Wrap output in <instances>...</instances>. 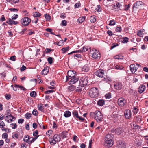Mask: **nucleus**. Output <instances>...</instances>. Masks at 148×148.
<instances>
[{
    "instance_id": "nucleus-26",
    "label": "nucleus",
    "mask_w": 148,
    "mask_h": 148,
    "mask_svg": "<svg viewBox=\"0 0 148 148\" xmlns=\"http://www.w3.org/2000/svg\"><path fill=\"white\" fill-rule=\"evenodd\" d=\"M104 104V101L102 99L99 100L97 102V104L100 106H102Z\"/></svg>"
},
{
    "instance_id": "nucleus-45",
    "label": "nucleus",
    "mask_w": 148,
    "mask_h": 148,
    "mask_svg": "<svg viewBox=\"0 0 148 148\" xmlns=\"http://www.w3.org/2000/svg\"><path fill=\"white\" fill-rule=\"evenodd\" d=\"M122 30V29L121 27H116V31L117 32H120Z\"/></svg>"
},
{
    "instance_id": "nucleus-6",
    "label": "nucleus",
    "mask_w": 148,
    "mask_h": 148,
    "mask_svg": "<svg viewBox=\"0 0 148 148\" xmlns=\"http://www.w3.org/2000/svg\"><path fill=\"white\" fill-rule=\"evenodd\" d=\"M31 22V20L28 17L22 18L20 21L22 25L26 26L28 25Z\"/></svg>"
},
{
    "instance_id": "nucleus-63",
    "label": "nucleus",
    "mask_w": 148,
    "mask_h": 148,
    "mask_svg": "<svg viewBox=\"0 0 148 148\" xmlns=\"http://www.w3.org/2000/svg\"><path fill=\"white\" fill-rule=\"evenodd\" d=\"M18 16L17 14L14 15L12 17V19H16L18 18Z\"/></svg>"
},
{
    "instance_id": "nucleus-42",
    "label": "nucleus",
    "mask_w": 148,
    "mask_h": 148,
    "mask_svg": "<svg viewBox=\"0 0 148 148\" xmlns=\"http://www.w3.org/2000/svg\"><path fill=\"white\" fill-rule=\"evenodd\" d=\"M10 125L13 129H15L17 127V125L16 123H12L10 124Z\"/></svg>"
},
{
    "instance_id": "nucleus-56",
    "label": "nucleus",
    "mask_w": 148,
    "mask_h": 148,
    "mask_svg": "<svg viewBox=\"0 0 148 148\" xmlns=\"http://www.w3.org/2000/svg\"><path fill=\"white\" fill-rule=\"evenodd\" d=\"M133 111L134 113H136L138 111V109L136 107H134L133 109Z\"/></svg>"
},
{
    "instance_id": "nucleus-32",
    "label": "nucleus",
    "mask_w": 148,
    "mask_h": 148,
    "mask_svg": "<svg viewBox=\"0 0 148 148\" xmlns=\"http://www.w3.org/2000/svg\"><path fill=\"white\" fill-rule=\"evenodd\" d=\"M114 58L115 59H123V56L121 55H117L114 56Z\"/></svg>"
},
{
    "instance_id": "nucleus-21",
    "label": "nucleus",
    "mask_w": 148,
    "mask_h": 148,
    "mask_svg": "<svg viewBox=\"0 0 148 148\" xmlns=\"http://www.w3.org/2000/svg\"><path fill=\"white\" fill-rule=\"evenodd\" d=\"M71 115V113L68 110H67L64 113V116L65 117H70Z\"/></svg>"
},
{
    "instance_id": "nucleus-5",
    "label": "nucleus",
    "mask_w": 148,
    "mask_h": 148,
    "mask_svg": "<svg viewBox=\"0 0 148 148\" xmlns=\"http://www.w3.org/2000/svg\"><path fill=\"white\" fill-rule=\"evenodd\" d=\"M92 54V57L95 59H99L101 57V54L99 52L95 49L90 51Z\"/></svg>"
},
{
    "instance_id": "nucleus-24",
    "label": "nucleus",
    "mask_w": 148,
    "mask_h": 148,
    "mask_svg": "<svg viewBox=\"0 0 148 148\" xmlns=\"http://www.w3.org/2000/svg\"><path fill=\"white\" fill-rule=\"evenodd\" d=\"M144 31V29L140 30L138 31L137 35L140 37H143V32Z\"/></svg>"
},
{
    "instance_id": "nucleus-34",
    "label": "nucleus",
    "mask_w": 148,
    "mask_h": 148,
    "mask_svg": "<svg viewBox=\"0 0 148 148\" xmlns=\"http://www.w3.org/2000/svg\"><path fill=\"white\" fill-rule=\"evenodd\" d=\"M47 60L49 64H52L53 62V58L52 57H49L47 58Z\"/></svg>"
},
{
    "instance_id": "nucleus-41",
    "label": "nucleus",
    "mask_w": 148,
    "mask_h": 148,
    "mask_svg": "<svg viewBox=\"0 0 148 148\" xmlns=\"http://www.w3.org/2000/svg\"><path fill=\"white\" fill-rule=\"evenodd\" d=\"M32 115V114L31 113H27L25 115V117L27 119H29L31 117V116Z\"/></svg>"
},
{
    "instance_id": "nucleus-60",
    "label": "nucleus",
    "mask_w": 148,
    "mask_h": 148,
    "mask_svg": "<svg viewBox=\"0 0 148 148\" xmlns=\"http://www.w3.org/2000/svg\"><path fill=\"white\" fill-rule=\"evenodd\" d=\"M5 97L7 100H9L11 98V96L8 94H6L5 95Z\"/></svg>"
},
{
    "instance_id": "nucleus-50",
    "label": "nucleus",
    "mask_w": 148,
    "mask_h": 148,
    "mask_svg": "<svg viewBox=\"0 0 148 148\" xmlns=\"http://www.w3.org/2000/svg\"><path fill=\"white\" fill-rule=\"evenodd\" d=\"M82 52V51L81 50H76L75 51H72L68 54L69 55L71 54L72 53H81Z\"/></svg>"
},
{
    "instance_id": "nucleus-18",
    "label": "nucleus",
    "mask_w": 148,
    "mask_h": 148,
    "mask_svg": "<svg viewBox=\"0 0 148 148\" xmlns=\"http://www.w3.org/2000/svg\"><path fill=\"white\" fill-rule=\"evenodd\" d=\"M6 23L10 25H16L18 24V22L17 21H14L10 18L8 19V20L6 22Z\"/></svg>"
},
{
    "instance_id": "nucleus-30",
    "label": "nucleus",
    "mask_w": 148,
    "mask_h": 148,
    "mask_svg": "<svg viewBox=\"0 0 148 148\" xmlns=\"http://www.w3.org/2000/svg\"><path fill=\"white\" fill-rule=\"evenodd\" d=\"M37 107L38 109L39 110L42 111L44 109V107L41 104H39L38 105Z\"/></svg>"
},
{
    "instance_id": "nucleus-36",
    "label": "nucleus",
    "mask_w": 148,
    "mask_h": 148,
    "mask_svg": "<svg viewBox=\"0 0 148 148\" xmlns=\"http://www.w3.org/2000/svg\"><path fill=\"white\" fill-rule=\"evenodd\" d=\"M129 39L127 37H125L123 38V40L122 41V42L124 43H126L128 42V41Z\"/></svg>"
},
{
    "instance_id": "nucleus-27",
    "label": "nucleus",
    "mask_w": 148,
    "mask_h": 148,
    "mask_svg": "<svg viewBox=\"0 0 148 148\" xmlns=\"http://www.w3.org/2000/svg\"><path fill=\"white\" fill-rule=\"evenodd\" d=\"M82 71L84 72H87L89 70V68L87 66H84L82 69Z\"/></svg>"
},
{
    "instance_id": "nucleus-54",
    "label": "nucleus",
    "mask_w": 148,
    "mask_h": 148,
    "mask_svg": "<svg viewBox=\"0 0 148 148\" xmlns=\"http://www.w3.org/2000/svg\"><path fill=\"white\" fill-rule=\"evenodd\" d=\"M8 137V134L6 133H4L3 134L2 137L3 138H6Z\"/></svg>"
},
{
    "instance_id": "nucleus-58",
    "label": "nucleus",
    "mask_w": 148,
    "mask_h": 148,
    "mask_svg": "<svg viewBox=\"0 0 148 148\" xmlns=\"http://www.w3.org/2000/svg\"><path fill=\"white\" fill-rule=\"evenodd\" d=\"M107 33L109 36H111L113 35L112 32L111 30H108Z\"/></svg>"
},
{
    "instance_id": "nucleus-17",
    "label": "nucleus",
    "mask_w": 148,
    "mask_h": 148,
    "mask_svg": "<svg viewBox=\"0 0 148 148\" xmlns=\"http://www.w3.org/2000/svg\"><path fill=\"white\" fill-rule=\"evenodd\" d=\"M143 3L140 1H138L134 4L133 7L135 8H139L142 5H143Z\"/></svg>"
},
{
    "instance_id": "nucleus-28",
    "label": "nucleus",
    "mask_w": 148,
    "mask_h": 148,
    "mask_svg": "<svg viewBox=\"0 0 148 148\" xmlns=\"http://www.w3.org/2000/svg\"><path fill=\"white\" fill-rule=\"evenodd\" d=\"M82 87L81 86H80V85L79 84V85L75 89V91H76V92H81L82 89Z\"/></svg>"
},
{
    "instance_id": "nucleus-3",
    "label": "nucleus",
    "mask_w": 148,
    "mask_h": 148,
    "mask_svg": "<svg viewBox=\"0 0 148 148\" xmlns=\"http://www.w3.org/2000/svg\"><path fill=\"white\" fill-rule=\"evenodd\" d=\"M94 118L98 122L102 121L103 119V115L100 111L97 110L95 112Z\"/></svg>"
},
{
    "instance_id": "nucleus-7",
    "label": "nucleus",
    "mask_w": 148,
    "mask_h": 148,
    "mask_svg": "<svg viewBox=\"0 0 148 148\" xmlns=\"http://www.w3.org/2000/svg\"><path fill=\"white\" fill-rule=\"evenodd\" d=\"M76 72L75 71L70 70L68 71L67 73L68 76H66V79L65 82H66L71 78L75 76H76L75 75Z\"/></svg>"
},
{
    "instance_id": "nucleus-39",
    "label": "nucleus",
    "mask_w": 148,
    "mask_h": 148,
    "mask_svg": "<svg viewBox=\"0 0 148 148\" xmlns=\"http://www.w3.org/2000/svg\"><path fill=\"white\" fill-rule=\"evenodd\" d=\"M116 21L114 20H110L109 24V25H114L115 24Z\"/></svg>"
},
{
    "instance_id": "nucleus-37",
    "label": "nucleus",
    "mask_w": 148,
    "mask_h": 148,
    "mask_svg": "<svg viewBox=\"0 0 148 148\" xmlns=\"http://www.w3.org/2000/svg\"><path fill=\"white\" fill-rule=\"evenodd\" d=\"M115 68L117 70H121L123 68V67L122 65H117L115 66Z\"/></svg>"
},
{
    "instance_id": "nucleus-1",
    "label": "nucleus",
    "mask_w": 148,
    "mask_h": 148,
    "mask_svg": "<svg viewBox=\"0 0 148 148\" xmlns=\"http://www.w3.org/2000/svg\"><path fill=\"white\" fill-rule=\"evenodd\" d=\"M98 90L97 88H92L89 91V95L91 98H95L98 95Z\"/></svg>"
},
{
    "instance_id": "nucleus-64",
    "label": "nucleus",
    "mask_w": 148,
    "mask_h": 148,
    "mask_svg": "<svg viewBox=\"0 0 148 148\" xmlns=\"http://www.w3.org/2000/svg\"><path fill=\"white\" fill-rule=\"evenodd\" d=\"M80 3H77L75 5V7L76 8H77L79 7Z\"/></svg>"
},
{
    "instance_id": "nucleus-22",
    "label": "nucleus",
    "mask_w": 148,
    "mask_h": 148,
    "mask_svg": "<svg viewBox=\"0 0 148 148\" xmlns=\"http://www.w3.org/2000/svg\"><path fill=\"white\" fill-rule=\"evenodd\" d=\"M113 135L111 134H107L105 136V140H106V139H107L108 140H109V139H112L113 138Z\"/></svg>"
},
{
    "instance_id": "nucleus-35",
    "label": "nucleus",
    "mask_w": 148,
    "mask_h": 148,
    "mask_svg": "<svg viewBox=\"0 0 148 148\" xmlns=\"http://www.w3.org/2000/svg\"><path fill=\"white\" fill-rule=\"evenodd\" d=\"M48 71L47 69H44L42 71L41 73L43 75H45L47 73Z\"/></svg>"
},
{
    "instance_id": "nucleus-4",
    "label": "nucleus",
    "mask_w": 148,
    "mask_h": 148,
    "mask_svg": "<svg viewBox=\"0 0 148 148\" xmlns=\"http://www.w3.org/2000/svg\"><path fill=\"white\" fill-rule=\"evenodd\" d=\"M88 82V78L87 76L81 77L79 80V84L82 87H84L87 85Z\"/></svg>"
},
{
    "instance_id": "nucleus-23",
    "label": "nucleus",
    "mask_w": 148,
    "mask_h": 148,
    "mask_svg": "<svg viewBox=\"0 0 148 148\" xmlns=\"http://www.w3.org/2000/svg\"><path fill=\"white\" fill-rule=\"evenodd\" d=\"M85 16H82L80 17L77 19V22L79 23H82L85 20Z\"/></svg>"
},
{
    "instance_id": "nucleus-51",
    "label": "nucleus",
    "mask_w": 148,
    "mask_h": 148,
    "mask_svg": "<svg viewBox=\"0 0 148 148\" xmlns=\"http://www.w3.org/2000/svg\"><path fill=\"white\" fill-rule=\"evenodd\" d=\"M12 137L13 138H18L19 137V135L17 133L13 134H12Z\"/></svg>"
},
{
    "instance_id": "nucleus-49",
    "label": "nucleus",
    "mask_w": 148,
    "mask_h": 148,
    "mask_svg": "<svg viewBox=\"0 0 148 148\" xmlns=\"http://www.w3.org/2000/svg\"><path fill=\"white\" fill-rule=\"evenodd\" d=\"M32 114L33 115L37 116L38 114V112L36 110H34L32 112Z\"/></svg>"
},
{
    "instance_id": "nucleus-44",
    "label": "nucleus",
    "mask_w": 148,
    "mask_h": 148,
    "mask_svg": "<svg viewBox=\"0 0 148 148\" xmlns=\"http://www.w3.org/2000/svg\"><path fill=\"white\" fill-rule=\"evenodd\" d=\"M118 44L117 43H114L112 44L111 47L110 49H112L116 46H118Z\"/></svg>"
},
{
    "instance_id": "nucleus-46",
    "label": "nucleus",
    "mask_w": 148,
    "mask_h": 148,
    "mask_svg": "<svg viewBox=\"0 0 148 148\" xmlns=\"http://www.w3.org/2000/svg\"><path fill=\"white\" fill-rule=\"evenodd\" d=\"M9 10H10L11 12H17L18 11V9H17L15 8H10L9 9Z\"/></svg>"
},
{
    "instance_id": "nucleus-33",
    "label": "nucleus",
    "mask_w": 148,
    "mask_h": 148,
    "mask_svg": "<svg viewBox=\"0 0 148 148\" xmlns=\"http://www.w3.org/2000/svg\"><path fill=\"white\" fill-rule=\"evenodd\" d=\"M45 16L47 21H49L51 18V17L48 14H45Z\"/></svg>"
},
{
    "instance_id": "nucleus-20",
    "label": "nucleus",
    "mask_w": 148,
    "mask_h": 148,
    "mask_svg": "<svg viewBox=\"0 0 148 148\" xmlns=\"http://www.w3.org/2000/svg\"><path fill=\"white\" fill-rule=\"evenodd\" d=\"M124 132L123 129L121 127L117 128L115 130V132L118 134H120Z\"/></svg>"
},
{
    "instance_id": "nucleus-11",
    "label": "nucleus",
    "mask_w": 148,
    "mask_h": 148,
    "mask_svg": "<svg viewBox=\"0 0 148 148\" xmlns=\"http://www.w3.org/2000/svg\"><path fill=\"white\" fill-rule=\"evenodd\" d=\"M117 103L118 105L121 106H123L126 103V101L123 98H120L118 100Z\"/></svg>"
},
{
    "instance_id": "nucleus-16",
    "label": "nucleus",
    "mask_w": 148,
    "mask_h": 148,
    "mask_svg": "<svg viewBox=\"0 0 148 148\" xmlns=\"http://www.w3.org/2000/svg\"><path fill=\"white\" fill-rule=\"evenodd\" d=\"M145 89V86L144 85H141L138 88V91L140 93H143Z\"/></svg>"
},
{
    "instance_id": "nucleus-15",
    "label": "nucleus",
    "mask_w": 148,
    "mask_h": 148,
    "mask_svg": "<svg viewBox=\"0 0 148 148\" xmlns=\"http://www.w3.org/2000/svg\"><path fill=\"white\" fill-rule=\"evenodd\" d=\"M122 85L121 83L120 82L116 83L114 86V88L118 90H120L122 88Z\"/></svg>"
},
{
    "instance_id": "nucleus-59",
    "label": "nucleus",
    "mask_w": 148,
    "mask_h": 148,
    "mask_svg": "<svg viewBox=\"0 0 148 148\" xmlns=\"http://www.w3.org/2000/svg\"><path fill=\"white\" fill-rule=\"evenodd\" d=\"M39 136H36V137L34 138H33V137H31V139L32 138V139L30 141V142H32H32H34V141H35L37 138Z\"/></svg>"
},
{
    "instance_id": "nucleus-52",
    "label": "nucleus",
    "mask_w": 148,
    "mask_h": 148,
    "mask_svg": "<svg viewBox=\"0 0 148 148\" xmlns=\"http://www.w3.org/2000/svg\"><path fill=\"white\" fill-rule=\"evenodd\" d=\"M16 57L15 56H13L11 57L10 59L13 61H15L16 60Z\"/></svg>"
},
{
    "instance_id": "nucleus-2",
    "label": "nucleus",
    "mask_w": 148,
    "mask_h": 148,
    "mask_svg": "<svg viewBox=\"0 0 148 148\" xmlns=\"http://www.w3.org/2000/svg\"><path fill=\"white\" fill-rule=\"evenodd\" d=\"M61 138L59 135L55 134L52 138L49 140L50 144L51 145H54L57 142L60 140Z\"/></svg>"
},
{
    "instance_id": "nucleus-43",
    "label": "nucleus",
    "mask_w": 148,
    "mask_h": 148,
    "mask_svg": "<svg viewBox=\"0 0 148 148\" xmlns=\"http://www.w3.org/2000/svg\"><path fill=\"white\" fill-rule=\"evenodd\" d=\"M96 21V19L94 16H91L90 18V21L91 23H93Z\"/></svg>"
},
{
    "instance_id": "nucleus-53",
    "label": "nucleus",
    "mask_w": 148,
    "mask_h": 148,
    "mask_svg": "<svg viewBox=\"0 0 148 148\" xmlns=\"http://www.w3.org/2000/svg\"><path fill=\"white\" fill-rule=\"evenodd\" d=\"M105 97L107 99H109L111 97V95L110 93H108L105 95Z\"/></svg>"
},
{
    "instance_id": "nucleus-57",
    "label": "nucleus",
    "mask_w": 148,
    "mask_h": 148,
    "mask_svg": "<svg viewBox=\"0 0 148 148\" xmlns=\"http://www.w3.org/2000/svg\"><path fill=\"white\" fill-rule=\"evenodd\" d=\"M26 69V67L23 65L22 67L21 68L20 70L22 71L25 70Z\"/></svg>"
},
{
    "instance_id": "nucleus-10",
    "label": "nucleus",
    "mask_w": 148,
    "mask_h": 148,
    "mask_svg": "<svg viewBox=\"0 0 148 148\" xmlns=\"http://www.w3.org/2000/svg\"><path fill=\"white\" fill-rule=\"evenodd\" d=\"M95 74L96 76L101 78L103 77L104 75L103 71L101 70H97L95 72Z\"/></svg>"
},
{
    "instance_id": "nucleus-19",
    "label": "nucleus",
    "mask_w": 148,
    "mask_h": 148,
    "mask_svg": "<svg viewBox=\"0 0 148 148\" xmlns=\"http://www.w3.org/2000/svg\"><path fill=\"white\" fill-rule=\"evenodd\" d=\"M31 139V138L29 137V136L28 135H27L24 136L23 140L25 141L30 144L32 143V142H30L29 140Z\"/></svg>"
},
{
    "instance_id": "nucleus-62",
    "label": "nucleus",
    "mask_w": 148,
    "mask_h": 148,
    "mask_svg": "<svg viewBox=\"0 0 148 148\" xmlns=\"http://www.w3.org/2000/svg\"><path fill=\"white\" fill-rule=\"evenodd\" d=\"M66 16L65 13H62L60 16V17L64 19L65 18Z\"/></svg>"
},
{
    "instance_id": "nucleus-55",
    "label": "nucleus",
    "mask_w": 148,
    "mask_h": 148,
    "mask_svg": "<svg viewBox=\"0 0 148 148\" xmlns=\"http://www.w3.org/2000/svg\"><path fill=\"white\" fill-rule=\"evenodd\" d=\"M120 4L119 3H117L115 5H114L115 9H118V8H120Z\"/></svg>"
},
{
    "instance_id": "nucleus-48",
    "label": "nucleus",
    "mask_w": 148,
    "mask_h": 148,
    "mask_svg": "<svg viewBox=\"0 0 148 148\" xmlns=\"http://www.w3.org/2000/svg\"><path fill=\"white\" fill-rule=\"evenodd\" d=\"M67 22L65 20H63L62 21V25L63 26H66L67 25Z\"/></svg>"
},
{
    "instance_id": "nucleus-13",
    "label": "nucleus",
    "mask_w": 148,
    "mask_h": 148,
    "mask_svg": "<svg viewBox=\"0 0 148 148\" xmlns=\"http://www.w3.org/2000/svg\"><path fill=\"white\" fill-rule=\"evenodd\" d=\"M124 115L126 118L129 119L131 116V110L129 109L125 110L124 112Z\"/></svg>"
},
{
    "instance_id": "nucleus-12",
    "label": "nucleus",
    "mask_w": 148,
    "mask_h": 148,
    "mask_svg": "<svg viewBox=\"0 0 148 148\" xmlns=\"http://www.w3.org/2000/svg\"><path fill=\"white\" fill-rule=\"evenodd\" d=\"M72 114L74 117L79 119L81 121H84L85 120L84 118L79 116L78 112L76 110L73 111Z\"/></svg>"
},
{
    "instance_id": "nucleus-47",
    "label": "nucleus",
    "mask_w": 148,
    "mask_h": 148,
    "mask_svg": "<svg viewBox=\"0 0 148 148\" xmlns=\"http://www.w3.org/2000/svg\"><path fill=\"white\" fill-rule=\"evenodd\" d=\"M16 86L18 87V88H19L21 90H24L25 89V88L23 86L19 85H16Z\"/></svg>"
},
{
    "instance_id": "nucleus-9",
    "label": "nucleus",
    "mask_w": 148,
    "mask_h": 148,
    "mask_svg": "<svg viewBox=\"0 0 148 148\" xmlns=\"http://www.w3.org/2000/svg\"><path fill=\"white\" fill-rule=\"evenodd\" d=\"M113 144V142L111 139L108 140L106 139V140L104 145L107 147H110Z\"/></svg>"
},
{
    "instance_id": "nucleus-31",
    "label": "nucleus",
    "mask_w": 148,
    "mask_h": 148,
    "mask_svg": "<svg viewBox=\"0 0 148 148\" xmlns=\"http://www.w3.org/2000/svg\"><path fill=\"white\" fill-rule=\"evenodd\" d=\"M33 14V16L35 17H39L41 16L40 13L36 12H34Z\"/></svg>"
},
{
    "instance_id": "nucleus-8",
    "label": "nucleus",
    "mask_w": 148,
    "mask_h": 148,
    "mask_svg": "<svg viewBox=\"0 0 148 148\" xmlns=\"http://www.w3.org/2000/svg\"><path fill=\"white\" fill-rule=\"evenodd\" d=\"M70 80L68 82L69 84H73L78 82L79 80V77L76 76L71 78Z\"/></svg>"
},
{
    "instance_id": "nucleus-61",
    "label": "nucleus",
    "mask_w": 148,
    "mask_h": 148,
    "mask_svg": "<svg viewBox=\"0 0 148 148\" xmlns=\"http://www.w3.org/2000/svg\"><path fill=\"white\" fill-rule=\"evenodd\" d=\"M52 50L51 49L49 48H46V52L47 53H50L51 51H52Z\"/></svg>"
},
{
    "instance_id": "nucleus-25",
    "label": "nucleus",
    "mask_w": 148,
    "mask_h": 148,
    "mask_svg": "<svg viewBox=\"0 0 148 148\" xmlns=\"http://www.w3.org/2000/svg\"><path fill=\"white\" fill-rule=\"evenodd\" d=\"M69 46L62 48L61 49L62 53H66L67 51L69 50Z\"/></svg>"
},
{
    "instance_id": "nucleus-14",
    "label": "nucleus",
    "mask_w": 148,
    "mask_h": 148,
    "mask_svg": "<svg viewBox=\"0 0 148 148\" xmlns=\"http://www.w3.org/2000/svg\"><path fill=\"white\" fill-rule=\"evenodd\" d=\"M137 68L134 64H131L130 65V70L132 73H134L137 70Z\"/></svg>"
},
{
    "instance_id": "nucleus-29",
    "label": "nucleus",
    "mask_w": 148,
    "mask_h": 148,
    "mask_svg": "<svg viewBox=\"0 0 148 148\" xmlns=\"http://www.w3.org/2000/svg\"><path fill=\"white\" fill-rule=\"evenodd\" d=\"M75 88V87L74 85H71L68 87V89L71 91H73Z\"/></svg>"
},
{
    "instance_id": "nucleus-40",
    "label": "nucleus",
    "mask_w": 148,
    "mask_h": 148,
    "mask_svg": "<svg viewBox=\"0 0 148 148\" xmlns=\"http://www.w3.org/2000/svg\"><path fill=\"white\" fill-rule=\"evenodd\" d=\"M5 125L4 123L2 121H0V128H3V127Z\"/></svg>"
},
{
    "instance_id": "nucleus-38",
    "label": "nucleus",
    "mask_w": 148,
    "mask_h": 148,
    "mask_svg": "<svg viewBox=\"0 0 148 148\" xmlns=\"http://www.w3.org/2000/svg\"><path fill=\"white\" fill-rule=\"evenodd\" d=\"M36 95V93L35 91H32L30 93V95L31 97H35Z\"/></svg>"
}]
</instances>
